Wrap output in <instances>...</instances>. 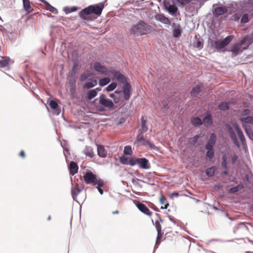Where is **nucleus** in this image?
<instances>
[{"instance_id":"obj_59","label":"nucleus","mask_w":253,"mask_h":253,"mask_svg":"<svg viewBox=\"0 0 253 253\" xmlns=\"http://www.w3.org/2000/svg\"><path fill=\"white\" fill-rule=\"evenodd\" d=\"M160 201L161 204L163 205L166 203L167 199L165 198H164L163 196H162L160 198Z\"/></svg>"},{"instance_id":"obj_61","label":"nucleus","mask_w":253,"mask_h":253,"mask_svg":"<svg viewBox=\"0 0 253 253\" xmlns=\"http://www.w3.org/2000/svg\"><path fill=\"white\" fill-rule=\"evenodd\" d=\"M169 219L174 224H176L177 222V220H176L174 218L170 216H169Z\"/></svg>"},{"instance_id":"obj_43","label":"nucleus","mask_w":253,"mask_h":253,"mask_svg":"<svg viewBox=\"0 0 253 253\" xmlns=\"http://www.w3.org/2000/svg\"><path fill=\"white\" fill-rule=\"evenodd\" d=\"M242 188V187L241 186L238 185L235 187L231 188L229 190V191L231 193H235L239 191Z\"/></svg>"},{"instance_id":"obj_33","label":"nucleus","mask_w":253,"mask_h":253,"mask_svg":"<svg viewBox=\"0 0 253 253\" xmlns=\"http://www.w3.org/2000/svg\"><path fill=\"white\" fill-rule=\"evenodd\" d=\"M143 133L142 132H139V133L137 135L136 140L134 143V145L136 146V147L138 146V142H142L145 139L144 138Z\"/></svg>"},{"instance_id":"obj_4","label":"nucleus","mask_w":253,"mask_h":253,"mask_svg":"<svg viewBox=\"0 0 253 253\" xmlns=\"http://www.w3.org/2000/svg\"><path fill=\"white\" fill-rule=\"evenodd\" d=\"M250 44L249 37L248 36H246L237 42L235 43L230 51L232 52L233 55L235 56L242 52L244 50L248 49Z\"/></svg>"},{"instance_id":"obj_38","label":"nucleus","mask_w":253,"mask_h":253,"mask_svg":"<svg viewBox=\"0 0 253 253\" xmlns=\"http://www.w3.org/2000/svg\"><path fill=\"white\" fill-rule=\"evenodd\" d=\"M173 36L175 38H178L181 34V29L180 26H178L173 30Z\"/></svg>"},{"instance_id":"obj_58","label":"nucleus","mask_w":253,"mask_h":253,"mask_svg":"<svg viewBox=\"0 0 253 253\" xmlns=\"http://www.w3.org/2000/svg\"><path fill=\"white\" fill-rule=\"evenodd\" d=\"M221 166L222 168H224V169H228L227 167V161H222Z\"/></svg>"},{"instance_id":"obj_41","label":"nucleus","mask_w":253,"mask_h":253,"mask_svg":"<svg viewBox=\"0 0 253 253\" xmlns=\"http://www.w3.org/2000/svg\"><path fill=\"white\" fill-rule=\"evenodd\" d=\"M203 42L202 40H198L195 42L194 47L198 49H201L203 47Z\"/></svg>"},{"instance_id":"obj_17","label":"nucleus","mask_w":253,"mask_h":253,"mask_svg":"<svg viewBox=\"0 0 253 253\" xmlns=\"http://www.w3.org/2000/svg\"><path fill=\"white\" fill-rule=\"evenodd\" d=\"M227 11V9L225 7H217L213 11V14L215 16H219L225 13Z\"/></svg>"},{"instance_id":"obj_64","label":"nucleus","mask_w":253,"mask_h":253,"mask_svg":"<svg viewBox=\"0 0 253 253\" xmlns=\"http://www.w3.org/2000/svg\"><path fill=\"white\" fill-rule=\"evenodd\" d=\"M149 142V140H147L144 139V140L142 142V145L143 146H146V145H148Z\"/></svg>"},{"instance_id":"obj_26","label":"nucleus","mask_w":253,"mask_h":253,"mask_svg":"<svg viewBox=\"0 0 253 253\" xmlns=\"http://www.w3.org/2000/svg\"><path fill=\"white\" fill-rule=\"evenodd\" d=\"M141 131L140 132L144 133L146 132L148 129V128L146 125V121L144 119L143 117H141Z\"/></svg>"},{"instance_id":"obj_29","label":"nucleus","mask_w":253,"mask_h":253,"mask_svg":"<svg viewBox=\"0 0 253 253\" xmlns=\"http://www.w3.org/2000/svg\"><path fill=\"white\" fill-rule=\"evenodd\" d=\"M201 92V87L199 85H197L194 87L191 91V95L192 96H196Z\"/></svg>"},{"instance_id":"obj_12","label":"nucleus","mask_w":253,"mask_h":253,"mask_svg":"<svg viewBox=\"0 0 253 253\" xmlns=\"http://www.w3.org/2000/svg\"><path fill=\"white\" fill-rule=\"evenodd\" d=\"M134 158L133 157H131L129 159L125 156H122L120 157V162L122 164L125 165H129L131 167L134 166Z\"/></svg>"},{"instance_id":"obj_46","label":"nucleus","mask_w":253,"mask_h":253,"mask_svg":"<svg viewBox=\"0 0 253 253\" xmlns=\"http://www.w3.org/2000/svg\"><path fill=\"white\" fill-rule=\"evenodd\" d=\"M199 137L198 135H196L189 139V142L191 145L195 144L199 139Z\"/></svg>"},{"instance_id":"obj_49","label":"nucleus","mask_w":253,"mask_h":253,"mask_svg":"<svg viewBox=\"0 0 253 253\" xmlns=\"http://www.w3.org/2000/svg\"><path fill=\"white\" fill-rule=\"evenodd\" d=\"M163 3L165 9H167L170 4V0H163Z\"/></svg>"},{"instance_id":"obj_30","label":"nucleus","mask_w":253,"mask_h":253,"mask_svg":"<svg viewBox=\"0 0 253 253\" xmlns=\"http://www.w3.org/2000/svg\"><path fill=\"white\" fill-rule=\"evenodd\" d=\"M203 123L204 125H211L212 123L211 116V114L206 115L203 119Z\"/></svg>"},{"instance_id":"obj_23","label":"nucleus","mask_w":253,"mask_h":253,"mask_svg":"<svg viewBox=\"0 0 253 253\" xmlns=\"http://www.w3.org/2000/svg\"><path fill=\"white\" fill-rule=\"evenodd\" d=\"M216 169L215 166H212L209 168L205 170V173L207 176L209 177L213 176Z\"/></svg>"},{"instance_id":"obj_8","label":"nucleus","mask_w":253,"mask_h":253,"mask_svg":"<svg viewBox=\"0 0 253 253\" xmlns=\"http://www.w3.org/2000/svg\"><path fill=\"white\" fill-rule=\"evenodd\" d=\"M208 43L211 46L218 50H221L225 47L222 40H213L211 39H209Z\"/></svg>"},{"instance_id":"obj_57","label":"nucleus","mask_w":253,"mask_h":253,"mask_svg":"<svg viewBox=\"0 0 253 253\" xmlns=\"http://www.w3.org/2000/svg\"><path fill=\"white\" fill-rule=\"evenodd\" d=\"M233 143H234V144H235V145L237 148H240L241 146H240V143H239V141H238V139H237H237H235V140H233Z\"/></svg>"},{"instance_id":"obj_36","label":"nucleus","mask_w":253,"mask_h":253,"mask_svg":"<svg viewBox=\"0 0 253 253\" xmlns=\"http://www.w3.org/2000/svg\"><path fill=\"white\" fill-rule=\"evenodd\" d=\"M228 132L229 133V134L230 135V137L231 139L233 140L237 139L236 135L234 131L233 130L232 127L230 126L228 128Z\"/></svg>"},{"instance_id":"obj_10","label":"nucleus","mask_w":253,"mask_h":253,"mask_svg":"<svg viewBox=\"0 0 253 253\" xmlns=\"http://www.w3.org/2000/svg\"><path fill=\"white\" fill-rule=\"evenodd\" d=\"M134 203L135 206L137 207L138 209L144 214L151 216L152 212L149 210V209L145 205L138 201H134Z\"/></svg>"},{"instance_id":"obj_18","label":"nucleus","mask_w":253,"mask_h":253,"mask_svg":"<svg viewBox=\"0 0 253 253\" xmlns=\"http://www.w3.org/2000/svg\"><path fill=\"white\" fill-rule=\"evenodd\" d=\"M40 0L45 4L46 9L47 10L49 11L50 12L54 14H57L58 13L57 10L54 7L51 5L48 2L44 0Z\"/></svg>"},{"instance_id":"obj_7","label":"nucleus","mask_w":253,"mask_h":253,"mask_svg":"<svg viewBox=\"0 0 253 253\" xmlns=\"http://www.w3.org/2000/svg\"><path fill=\"white\" fill-rule=\"evenodd\" d=\"M84 179L87 184H92L94 185L95 183L98 182V178L95 174L92 172L88 171L85 173L83 176Z\"/></svg>"},{"instance_id":"obj_15","label":"nucleus","mask_w":253,"mask_h":253,"mask_svg":"<svg viewBox=\"0 0 253 253\" xmlns=\"http://www.w3.org/2000/svg\"><path fill=\"white\" fill-rule=\"evenodd\" d=\"M78 166L77 164L73 161H71L69 166L70 174L72 175H75L78 171Z\"/></svg>"},{"instance_id":"obj_34","label":"nucleus","mask_w":253,"mask_h":253,"mask_svg":"<svg viewBox=\"0 0 253 253\" xmlns=\"http://www.w3.org/2000/svg\"><path fill=\"white\" fill-rule=\"evenodd\" d=\"M166 9L171 14H174L177 12L178 8L176 6L171 4Z\"/></svg>"},{"instance_id":"obj_3","label":"nucleus","mask_w":253,"mask_h":253,"mask_svg":"<svg viewBox=\"0 0 253 253\" xmlns=\"http://www.w3.org/2000/svg\"><path fill=\"white\" fill-rule=\"evenodd\" d=\"M104 6L103 2L97 4L91 5L82 9L79 12V16L84 20L88 19L87 16L94 14L97 16H100Z\"/></svg>"},{"instance_id":"obj_50","label":"nucleus","mask_w":253,"mask_h":253,"mask_svg":"<svg viewBox=\"0 0 253 253\" xmlns=\"http://www.w3.org/2000/svg\"><path fill=\"white\" fill-rule=\"evenodd\" d=\"M148 145L149 146V149L151 150H154L156 151L158 150V148L156 146H155L153 143L150 142V141Z\"/></svg>"},{"instance_id":"obj_25","label":"nucleus","mask_w":253,"mask_h":253,"mask_svg":"<svg viewBox=\"0 0 253 253\" xmlns=\"http://www.w3.org/2000/svg\"><path fill=\"white\" fill-rule=\"evenodd\" d=\"M97 185V188L101 195L103 194V190L101 189V187L104 185L103 181L100 178H98V182L97 183H95L94 185Z\"/></svg>"},{"instance_id":"obj_28","label":"nucleus","mask_w":253,"mask_h":253,"mask_svg":"<svg viewBox=\"0 0 253 253\" xmlns=\"http://www.w3.org/2000/svg\"><path fill=\"white\" fill-rule=\"evenodd\" d=\"M96 90L91 89L89 90L87 93V98L88 100H91L97 95Z\"/></svg>"},{"instance_id":"obj_53","label":"nucleus","mask_w":253,"mask_h":253,"mask_svg":"<svg viewBox=\"0 0 253 253\" xmlns=\"http://www.w3.org/2000/svg\"><path fill=\"white\" fill-rule=\"evenodd\" d=\"M241 17V15L239 13H236L233 15V20L237 21H238Z\"/></svg>"},{"instance_id":"obj_9","label":"nucleus","mask_w":253,"mask_h":253,"mask_svg":"<svg viewBox=\"0 0 253 253\" xmlns=\"http://www.w3.org/2000/svg\"><path fill=\"white\" fill-rule=\"evenodd\" d=\"M234 126L237 133V134L239 136V138L241 142L243 147L244 148V149H247V145L246 141V138L243 133V131H242L241 128L237 124L235 123Z\"/></svg>"},{"instance_id":"obj_62","label":"nucleus","mask_w":253,"mask_h":253,"mask_svg":"<svg viewBox=\"0 0 253 253\" xmlns=\"http://www.w3.org/2000/svg\"><path fill=\"white\" fill-rule=\"evenodd\" d=\"M64 11L66 13V14H68L71 13L70 11V8L68 7H65L63 9Z\"/></svg>"},{"instance_id":"obj_56","label":"nucleus","mask_w":253,"mask_h":253,"mask_svg":"<svg viewBox=\"0 0 253 253\" xmlns=\"http://www.w3.org/2000/svg\"><path fill=\"white\" fill-rule=\"evenodd\" d=\"M109 96L113 98L114 99V101L115 103H117L118 102V100L117 99V98L116 97V95L115 94V93H110L109 94Z\"/></svg>"},{"instance_id":"obj_19","label":"nucleus","mask_w":253,"mask_h":253,"mask_svg":"<svg viewBox=\"0 0 253 253\" xmlns=\"http://www.w3.org/2000/svg\"><path fill=\"white\" fill-rule=\"evenodd\" d=\"M84 153L86 156L91 158L94 156L93 149L91 146H86L84 150Z\"/></svg>"},{"instance_id":"obj_55","label":"nucleus","mask_w":253,"mask_h":253,"mask_svg":"<svg viewBox=\"0 0 253 253\" xmlns=\"http://www.w3.org/2000/svg\"><path fill=\"white\" fill-rule=\"evenodd\" d=\"M214 145L208 143L205 146V148L207 150H213V147Z\"/></svg>"},{"instance_id":"obj_31","label":"nucleus","mask_w":253,"mask_h":253,"mask_svg":"<svg viewBox=\"0 0 253 253\" xmlns=\"http://www.w3.org/2000/svg\"><path fill=\"white\" fill-rule=\"evenodd\" d=\"M111 79L109 78H104L99 80V85L101 86H104L109 84Z\"/></svg>"},{"instance_id":"obj_54","label":"nucleus","mask_w":253,"mask_h":253,"mask_svg":"<svg viewBox=\"0 0 253 253\" xmlns=\"http://www.w3.org/2000/svg\"><path fill=\"white\" fill-rule=\"evenodd\" d=\"M238 158V157L236 154H234L231 158V163L232 164H235Z\"/></svg>"},{"instance_id":"obj_2","label":"nucleus","mask_w":253,"mask_h":253,"mask_svg":"<svg viewBox=\"0 0 253 253\" xmlns=\"http://www.w3.org/2000/svg\"><path fill=\"white\" fill-rule=\"evenodd\" d=\"M152 31V27L151 25L140 20L129 29V32L131 36H139L147 35Z\"/></svg>"},{"instance_id":"obj_32","label":"nucleus","mask_w":253,"mask_h":253,"mask_svg":"<svg viewBox=\"0 0 253 253\" xmlns=\"http://www.w3.org/2000/svg\"><path fill=\"white\" fill-rule=\"evenodd\" d=\"M97 81L96 80H93L92 82H86L84 87L86 88H90L97 85Z\"/></svg>"},{"instance_id":"obj_6","label":"nucleus","mask_w":253,"mask_h":253,"mask_svg":"<svg viewBox=\"0 0 253 253\" xmlns=\"http://www.w3.org/2000/svg\"><path fill=\"white\" fill-rule=\"evenodd\" d=\"M134 166L137 165L139 168L143 169H149L150 164L148 159L145 158H135Z\"/></svg>"},{"instance_id":"obj_63","label":"nucleus","mask_w":253,"mask_h":253,"mask_svg":"<svg viewBox=\"0 0 253 253\" xmlns=\"http://www.w3.org/2000/svg\"><path fill=\"white\" fill-rule=\"evenodd\" d=\"M178 196H179L178 193L176 192H174L171 193L170 197H171V198L174 197H177Z\"/></svg>"},{"instance_id":"obj_14","label":"nucleus","mask_w":253,"mask_h":253,"mask_svg":"<svg viewBox=\"0 0 253 253\" xmlns=\"http://www.w3.org/2000/svg\"><path fill=\"white\" fill-rule=\"evenodd\" d=\"M155 19L157 21H159L164 24L170 25V22L168 18L164 15L161 14H157L155 15Z\"/></svg>"},{"instance_id":"obj_60","label":"nucleus","mask_w":253,"mask_h":253,"mask_svg":"<svg viewBox=\"0 0 253 253\" xmlns=\"http://www.w3.org/2000/svg\"><path fill=\"white\" fill-rule=\"evenodd\" d=\"M79 9V8L77 6H72L71 8H70V11L69 12H75L76 11H77L78 9Z\"/></svg>"},{"instance_id":"obj_44","label":"nucleus","mask_w":253,"mask_h":253,"mask_svg":"<svg viewBox=\"0 0 253 253\" xmlns=\"http://www.w3.org/2000/svg\"><path fill=\"white\" fill-rule=\"evenodd\" d=\"M249 21V15L247 13L244 14L241 19V22L242 23H247Z\"/></svg>"},{"instance_id":"obj_39","label":"nucleus","mask_w":253,"mask_h":253,"mask_svg":"<svg viewBox=\"0 0 253 253\" xmlns=\"http://www.w3.org/2000/svg\"><path fill=\"white\" fill-rule=\"evenodd\" d=\"M216 141V135L214 133H212L210 137L208 143L214 145Z\"/></svg>"},{"instance_id":"obj_22","label":"nucleus","mask_w":253,"mask_h":253,"mask_svg":"<svg viewBox=\"0 0 253 253\" xmlns=\"http://www.w3.org/2000/svg\"><path fill=\"white\" fill-rule=\"evenodd\" d=\"M240 121L242 123L253 125V116H249L246 117L240 118Z\"/></svg>"},{"instance_id":"obj_48","label":"nucleus","mask_w":253,"mask_h":253,"mask_svg":"<svg viewBox=\"0 0 253 253\" xmlns=\"http://www.w3.org/2000/svg\"><path fill=\"white\" fill-rule=\"evenodd\" d=\"M251 111L250 109H244L242 111L241 114L242 116H247V115H250L251 114Z\"/></svg>"},{"instance_id":"obj_24","label":"nucleus","mask_w":253,"mask_h":253,"mask_svg":"<svg viewBox=\"0 0 253 253\" xmlns=\"http://www.w3.org/2000/svg\"><path fill=\"white\" fill-rule=\"evenodd\" d=\"M243 126L247 135L251 140L253 141V131H252L250 126L248 127L247 126Z\"/></svg>"},{"instance_id":"obj_16","label":"nucleus","mask_w":253,"mask_h":253,"mask_svg":"<svg viewBox=\"0 0 253 253\" xmlns=\"http://www.w3.org/2000/svg\"><path fill=\"white\" fill-rule=\"evenodd\" d=\"M97 154L100 157L106 158L107 155V152L103 146L99 145H97Z\"/></svg>"},{"instance_id":"obj_35","label":"nucleus","mask_w":253,"mask_h":253,"mask_svg":"<svg viewBox=\"0 0 253 253\" xmlns=\"http://www.w3.org/2000/svg\"><path fill=\"white\" fill-rule=\"evenodd\" d=\"M117 84L115 82H113L109 84L105 88V90L107 92H110L114 90L117 87Z\"/></svg>"},{"instance_id":"obj_40","label":"nucleus","mask_w":253,"mask_h":253,"mask_svg":"<svg viewBox=\"0 0 253 253\" xmlns=\"http://www.w3.org/2000/svg\"><path fill=\"white\" fill-rule=\"evenodd\" d=\"M132 153L131 147L130 146H126L124 147V154L125 155H131Z\"/></svg>"},{"instance_id":"obj_37","label":"nucleus","mask_w":253,"mask_h":253,"mask_svg":"<svg viewBox=\"0 0 253 253\" xmlns=\"http://www.w3.org/2000/svg\"><path fill=\"white\" fill-rule=\"evenodd\" d=\"M233 37V35H229L222 40L225 47L232 41Z\"/></svg>"},{"instance_id":"obj_45","label":"nucleus","mask_w":253,"mask_h":253,"mask_svg":"<svg viewBox=\"0 0 253 253\" xmlns=\"http://www.w3.org/2000/svg\"><path fill=\"white\" fill-rule=\"evenodd\" d=\"M214 154V150H208L206 153V157L211 160L213 158Z\"/></svg>"},{"instance_id":"obj_42","label":"nucleus","mask_w":253,"mask_h":253,"mask_svg":"<svg viewBox=\"0 0 253 253\" xmlns=\"http://www.w3.org/2000/svg\"><path fill=\"white\" fill-rule=\"evenodd\" d=\"M10 59L7 58V59L1 60L0 61V67L4 68L7 66L9 63Z\"/></svg>"},{"instance_id":"obj_52","label":"nucleus","mask_w":253,"mask_h":253,"mask_svg":"<svg viewBox=\"0 0 253 253\" xmlns=\"http://www.w3.org/2000/svg\"><path fill=\"white\" fill-rule=\"evenodd\" d=\"M139 182H144L142 180H140L137 178H134L132 179V182L134 185L139 186Z\"/></svg>"},{"instance_id":"obj_11","label":"nucleus","mask_w":253,"mask_h":253,"mask_svg":"<svg viewBox=\"0 0 253 253\" xmlns=\"http://www.w3.org/2000/svg\"><path fill=\"white\" fill-rule=\"evenodd\" d=\"M83 187L77 183L74 186L72 183V196L74 201H77V196L83 189Z\"/></svg>"},{"instance_id":"obj_13","label":"nucleus","mask_w":253,"mask_h":253,"mask_svg":"<svg viewBox=\"0 0 253 253\" xmlns=\"http://www.w3.org/2000/svg\"><path fill=\"white\" fill-rule=\"evenodd\" d=\"M49 105L50 108L54 110L53 114L56 115H58L60 113V110L59 109V105L58 103L52 100H50L49 101Z\"/></svg>"},{"instance_id":"obj_51","label":"nucleus","mask_w":253,"mask_h":253,"mask_svg":"<svg viewBox=\"0 0 253 253\" xmlns=\"http://www.w3.org/2000/svg\"><path fill=\"white\" fill-rule=\"evenodd\" d=\"M88 77V75L86 73H84L80 76V79L81 81H84L87 79Z\"/></svg>"},{"instance_id":"obj_1","label":"nucleus","mask_w":253,"mask_h":253,"mask_svg":"<svg viewBox=\"0 0 253 253\" xmlns=\"http://www.w3.org/2000/svg\"><path fill=\"white\" fill-rule=\"evenodd\" d=\"M93 67L96 71L101 73L107 76L112 75L119 82L123 83L124 98L126 101L129 99L131 96V85L127 81L126 78L123 74H121L120 71L116 70L114 67L107 68L101 65L99 62H95Z\"/></svg>"},{"instance_id":"obj_5","label":"nucleus","mask_w":253,"mask_h":253,"mask_svg":"<svg viewBox=\"0 0 253 253\" xmlns=\"http://www.w3.org/2000/svg\"><path fill=\"white\" fill-rule=\"evenodd\" d=\"M99 104L104 108H100V111H105V109H107L110 111H113L115 109V105L114 102L109 98L106 97V95L101 94L98 98Z\"/></svg>"},{"instance_id":"obj_20","label":"nucleus","mask_w":253,"mask_h":253,"mask_svg":"<svg viewBox=\"0 0 253 253\" xmlns=\"http://www.w3.org/2000/svg\"><path fill=\"white\" fill-rule=\"evenodd\" d=\"M233 104V103L232 102H222L219 104L218 108L220 110L225 111L229 109L230 105Z\"/></svg>"},{"instance_id":"obj_47","label":"nucleus","mask_w":253,"mask_h":253,"mask_svg":"<svg viewBox=\"0 0 253 253\" xmlns=\"http://www.w3.org/2000/svg\"><path fill=\"white\" fill-rule=\"evenodd\" d=\"M157 232L161 233L162 228L159 221H156L154 223Z\"/></svg>"},{"instance_id":"obj_27","label":"nucleus","mask_w":253,"mask_h":253,"mask_svg":"<svg viewBox=\"0 0 253 253\" xmlns=\"http://www.w3.org/2000/svg\"><path fill=\"white\" fill-rule=\"evenodd\" d=\"M191 123L195 126H199L202 124V122L200 118L195 117L191 119Z\"/></svg>"},{"instance_id":"obj_21","label":"nucleus","mask_w":253,"mask_h":253,"mask_svg":"<svg viewBox=\"0 0 253 253\" xmlns=\"http://www.w3.org/2000/svg\"><path fill=\"white\" fill-rule=\"evenodd\" d=\"M23 4L24 9L28 13L31 12L33 10V8L31 7L29 0H23Z\"/></svg>"}]
</instances>
